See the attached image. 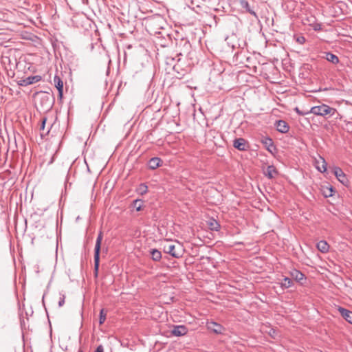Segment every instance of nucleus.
<instances>
[{
	"instance_id": "obj_1",
	"label": "nucleus",
	"mask_w": 352,
	"mask_h": 352,
	"mask_svg": "<svg viewBox=\"0 0 352 352\" xmlns=\"http://www.w3.org/2000/svg\"><path fill=\"white\" fill-rule=\"evenodd\" d=\"M311 113H313L316 116H333L336 113H337V110L335 108L331 107L326 104H322L320 105L314 106L311 108L309 110Z\"/></svg>"
},
{
	"instance_id": "obj_2",
	"label": "nucleus",
	"mask_w": 352,
	"mask_h": 352,
	"mask_svg": "<svg viewBox=\"0 0 352 352\" xmlns=\"http://www.w3.org/2000/svg\"><path fill=\"white\" fill-rule=\"evenodd\" d=\"M102 232L100 231L96 241L95 248H94V272L96 276L98 275V272L100 265V253L101 249V242L102 240Z\"/></svg>"
},
{
	"instance_id": "obj_3",
	"label": "nucleus",
	"mask_w": 352,
	"mask_h": 352,
	"mask_svg": "<svg viewBox=\"0 0 352 352\" xmlns=\"http://www.w3.org/2000/svg\"><path fill=\"white\" fill-rule=\"evenodd\" d=\"M39 105L43 111H49L53 107V100L50 96L47 94H43L39 96Z\"/></svg>"
},
{
	"instance_id": "obj_4",
	"label": "nucleus",
	"mask_w": 352,
	"mask_h": 352,
	"mask_svg": "<svg viewBox=\"0 0 352 352\" xmlns=\"http://www.w3.org/2000/svg\"><path fill=\"white\" fill-rule=\"evenodd\" d=\"M333 173L338 180L342 183L344 186H348L349 184V181L346 177V175L343 172V170L340 167H334L333 168Z\"/></svg>"
},
{
	"instance_id": "obj_5",
	"label": "nucleus",
	"mask_w": 352,
	"mask_h": 352,
	"mask_svg": "<svg viewBox=\"0 0 352 352\" xmlns=\"http://www.w3.org/2000/svg\"><path fill=\"white\" fill-rule=\"evenodd\" d=\"M41 80V76L38 75L30 76L27 78H22L18 81V85L22 87H26L28 85L39 82Z\"/></svg>"
},
{
	"instance_id": "obj_6",
	"label": "nucleus",
	"mask_w": 352,
	"mask_h": 352,
	"mask_svg": "<svg viewBox=\"0 0 352 352\" xmlns=\"http://www.w3.org/2000/svg\"><path fill=\"white\" fill-rule=\"evenodd\" d=\"M175 245L168 243L164 245V252L171 255L174 258H179L181 254L175 250Z\"/></svg>"
},
{
	"instance_id": "obj_7",
	"label": "nucleus",
	"mask_w": 352,
	"mask_h": 352,
	"mask_svg": "<svg viewBox=\"0 0 352 352\" xmlns=\"http://www.w3.org/2000/svg\"><path fill=\"white\" fill-rule=\"evenodd\" d=\"M188 329L186 326L184 325H175L173 326V328L170 331L171 335L179 337L184 336L187 333Z\"/></svg>"
},
{
	"instance_id": "obj_8",
	"label": "nucleus",
	"mask_w": 352,
	"mask_h": 352,
	"mask_svg": "<svg viewBox=\"0 0 352 352\" xmlns=\"http://www.w3.org/2000/svg\"><path fill=\"white\" fill-rule=\"evenodd\" d=\"M233 146L239 151H247L248 144L247 141L243 138H236L234 140Z\"/></svg>"
},
{
	"instance_id": "obj_9",
	"label": "nucleus",
	"mask_w": 352,
	"mask_h": 352,
	"mask_svg": "<svg viewBox=\"0 0 352 352\" xmlns=\"http://www.w3.org/2000/svg\"><path fill=\"white\" fill-rule=\"evenodd\" d=\"M274 126L276 130L282 133H287L289 129V126L288 125V124L285 120H283L276 121V122L274 123Z\"/></svg>"
},
{
	"instance_id": "obj_10",
	"label": "nucleus",
	"mask_w": 352,
	"mask_h": 352,
	"mask_svg": "<svg viewBox=\"0 0 352 352\" xmlns=\"http://www.w3.org/2000/svg\"><path fill=\"white\" fill-rule=\"evenodd\" d=\"M338 311L343 318L349 323L352 324V311L342 307H338Z\"/></svg>"
},
{
	"instance_id": "obj_11",
	"label": "nucleus",
	"mask_w": 352,
	"mask_h": 352,
	"mask_svg": "<svg viewBox=\"0 0 352 352\" xmlns=\"http://www.w3.org/2000/svg\"><path fill=\"white\" fill-rule=\"evenodd\" d=\"M207 327L209 330L217 334L222 333L223 330V327L221 324L213 321L207 322Z\"/></svg>"
},
{
	"instance_id": "obj_12",
	"label": "nucleus",
	"mask_w": 352,
	"mask_h": 352,
	"mask_svg": "<svg viewBox=\"0 0 352 352\" xmlns=\"http://www.w3.org/2000/svg\"><path fill=\"white\" fill-rule=\"evenodd\" d=\"M54 83L58 91V98L62 99L63 95V82L58 76L54 77Z\"/></svg>"
},
{
	"instance_id": "obj_13",
	"label": "nucleus",
	"mask_w": 352,
	"mask_h": 352,
	"mask_svg": "<svg viewBox=\"0 0 352 352\" xmlns=\"http://www.w3.org/2000/svg\"><path fill=\"white\" fill-rule=\"evenodd\" d=\"M162 160L160 157H152L148 162V166L151 170H155L162 165Z\"/></svg>"
},
{
	"instance_id": "obj_14",
	"label": "nucleus",
	"mask_w": 352,
	"mask_h": 352,
	"mask_svg": "<svg viewBox=\"0 0 352 352\" xmlns=\"http://www.w3.org/2000/svg\"><path fill=\"white\" fill-rule=\"evenodd\" d=\"M316 168L320 173H324L327 171V164L323 157H320V159L318 160H316Z\"/></svg>"
},
{
	"instance_id": "obj_15",
	"label": "nucleus",
	"mask_w": 352,
	"mask_h": 352,
	"mask_svg": "<svg viewBox=\"0 0 352 352\" xmlns=\"http://www.w3.org/2000/svg\"><path fill=\"white\" fill-rule=\"evenodd\" d=\"M278 175V171L273 165L268 166L265 171V175L269 179H273Z\"/></svg>"
},
{
	"instance_id": "obj_16",
	"label": "nucleus",
	"mask_w": 352,
	"mask_h": 352,
	"mask_svg": "<svg viewBox=\"0 0 352 352\" xmlns=\"http://www.w3.org/2000/svg\"><path fill=\"white\" fill-rule=\"evenodd\" d=\"M316 247L318 250L322 253L327 252L329 249V245L325 241H320L318 242Z\"/></svg>"
},
{
	"instance_id": "obj_17",
	"label": "nucleus",
	"mask_w": 352,
	"mask_h": 352,
	"mask_svg": "<svg viewBox=\"0 0 352 352\" xmlns=\"http://www.w3.org/2000/svg\"><path fill=\"white\" fill-rule=\"evenodd\" d=\"M324 54V58L329 62L333 64H337L339 63V58L336 55L332 54L331 52H325Z\"/></svg>"
},
{
	"instance_id": "obj_18",
	"label": "nucleus",
	"mask_w": 352,
	"mask_h": 352,
	"mask_svg": "<svg viewBox=\"0 0 352 352\" xmlns=\"http://www.w3.org/2000/svg\"><path fill=\"white\" fill-rule=\"evenodd\" d=\"M208 224L210 230L212 231H218L221 227L219 222L216 221L214 219H210Z\"/></svg>"
},
{
	"instance_id": "obj_19",
	"label": "nucleus",
	"mask_w": 352,
	"mask_h": 352,
	"mask_svg": "<svg viewBox=\"0 0 352 352\" xmlns=\"http://www.w3.org/2000/svg\"><path fill=\"white\" fill-rule=\"evenodd\" d=\"M240 5L243 8H245L248 12L254 16H256V12L250 8V5L247 1L240 0Z\"/></svg>"
},
{
	"instance_id": "obj_20",
	"label": "nucleus",
	"mask_w": 352,
	"mask_h": 352,
	"mask_svg": "<svg viewBox=\"0 0 352 352\" xmlns=\"http://www.w3.org/2000/svg\"><path fill=\"white\" fill-rule=\"evenodd\" d=\"M151 258L154 261H159L162 258V253L157 249H151L150 251Z\"/></svg>"
},
{
	"instance_id": "obj_21",
	"label": "nucleus",
	"mask_w": 352,
	"mask_h": 352,
	"mask_svg": "<svg viewBox=\"0 0 352 352\" xmlns=\"http://www.w3.org/2000/svg\"><path fill=\"white\" fill-rule=\"evenodd\" d=\"M293 280L288 277H285L283 281L280 283V287L283 289L289 288L293 285Z\"/></svg>"
},
{
	"instance_id": "obj_22",
	"label": "nucleus",
	"mask_w": 352,
	"mask_h": 352,
	"mask_svg": "<svg viewBox=\"0 0 352 352\" xmlns=\"http://www.w3.org/2000/svg\"><path fill=\"white\" fill-rule=\"evenodd\" d=\"M290 274L297 281H300L305 278V275L297 270H292Z\"/></svg>"
},
{
	"instance_id": "obj_23",
	"label": "nucleus",
	"mask_w": 352,
	"mask_h": 352,
	"mask_svg": "<svg viewBox=\"0 0 352 352\" xmlns=\"http://www.w3.org/2000/svg\"><path fill=\"white\" fill-rule=\"evenodd\" d=\"M265 332L274 339L278 336L277 330L272 327H268V330H265Z\"/></svg>"
},
{
	"instance_id": "obj_24",
	"label": "nucleus",
	"mask_w": 352,
	"mask_h": 352,
	"mask_svg": "<svg viewBox=\"0 0 352 352\" xmlns=\"http://www.w3.org/2000/svg\"><path fill=\"white\" fill-rule=\"evenodd\" d=\"M143 206V201L141 199H135L133 201V206L135 208L136 211H140Z\"/></svg>"
},
{
	"instance_id": "obj_25",
	"label": "nucleus",
	"mask_w": 352,
	"mask_h": 352,
	"mask_svg": "<svg viewBox=\"0 0 352 352\" xmlns=\"http://www.w3.org/2000/svg\"><path fill=\"white\" fill-rule=\"evenodd\" d=\"M334 192L333 188L331 186L330 188H327V190L324 191L323 194L325 197H329L333 196Z\"/></svg>"
},
{
	"instance_id": "obj_26",
	"label": "nucleus",
	"mask_w": 352,
	"mask_h": 352,
	"mask_svg": "<svg viewBox=\"0 0 352 352\" xmlns=\"http://www.w3.org/2000/svg\"><path fill=\"white\" fill-rule=\"evenodd\" d=\"M148 187L144 184H141L138 187V192L141 195H144L147 192Z\"/></svg>"
},
{
	"instance_id": "obj_27",
	"label": "nucleus",
	"mask_w": 352,
	"mask_h": 352,
	"mask_svg": "<svg viewBox=\"0 0 352 352\" xmlns=\"http://www.w3.org/2000/svg\"><path fill=\"white\" fill-rule=\"evenodd\" d=\"M106 320V314L104 313V310L102 309L100 311V318H99V323L102 324Z\"/></svg>"
},
{
	"instance_id": "obj_28",
	"label": "nucleus",
	"mask_w": 352,
	"mask_h": 352,
	"mask_svg": "<svg viewBox=\"0 0 352 352\" xmlns=\"http://www.w3.org/2000/svg\"><path fill=\"white\" fill-rule=\"evenodd\" d=\"M65 295L63 293H60V298L58 301V306L60 307L65 304Z\"/></svg>"
},
{
	"instance_id": "obj_29",
	"label": "nucleus",
	"mask_w": 352,
	"mask_h": 352,
	"mask_svg": "<svg viewBox=\"0 0 352 352\" xmlns=\"http://www.w3.org/2000/svg\"><path fill=\"white\" fill-rule=\"evenodd\" d=\"M295 111L300 116H305V115H307L309 113H311V112H309V111H300L298 107H296L295 108Z\"/></svg>"
},
{
	"instance_id": "obj_30",
	"label": "nucleus",
	"mask_w": 352,
	"mask_h": 352,
	"mask_svg": "<svg viewBox=\"0 0 352 352\" xmlns=\"http://www.w3.org/2000/svg\"><path fill=\"white\" fill-rule=\"evenodd\" d=\"M296 42H298V43L300 44H303L305 43V38L302 36H298L296 39Z\"/></svg>"
},
{
	"instance_id": "obj_31",
	"label": "nucleus",
	"mask_w": 352,
	"mask_h": 352,
	"mask_svg": "<svg viewBox=\"0 0 352 352\" xmlns=\"http://www.w3.org/2000/svg\"><path fill=\"white\" fill-rule=\"evenodd\" d=\"M46 121H47V118H43L42 119L41 124L40 126V130L41 131H43L45 129Z\"/></svg>"
},
{
	"instance_id": "obj_32",
	"label": "nucleus",
	"mask_w": 352,
	"mask_h": 352,
	"mask_svg": "<svg viewBox=\"0 0 352 352\" xmlns=\"http://www.w3.org/2000/svg\"><path fill=\"white\" fill-rule=\"evenodd\" d=\"M346 127L348 131L352 132V122H347L346 124Z\"/></svg>"
},
{
	"instance_id": "obj_33",
	"label": "nucleus",
	"mask_w": 352,
	"mask_h": 352,
	"mask_svg": "<svg viewBox=\"0 0 352 352\" xmlns=\"http://www.w3.org/2000/svg\"><path fill=\"white\" fill-rule=\"evenodd\" d=\"M95 352H104V347L102 345L100 344L98 346L95 350Z\"/></svg>"
},
{
	"instance_id": "obj_34",
	"label": "nucleus",
	"mask_w": 352,
	"mask_h": 352,
	"mask_svg": "<svg viewBox=\"0 0 352 352\" xmlns=\"http://www.w3.org/2000/svg\"><path fill=\"white\" fill-rule=\"evenodd\" d=\"M333 116H336V120H342V118H343V116L338 111H337V113H336V114Z\"/></svg>"
},
{
	"instance_id": "obj_35",
	"label": "nucleus",
	"mask_w": 352,
	"mask_h": 352,
	"mask_svg": "<svg viewBox=\"0 0 352 352\" xmlns=\"http://www.w3.org/2000/svg\"><path fill=\"white\" fill-rule=\"evenodd\" d=\"M267 141H268V142H270V145H269V146H274V145H273V142H272V139L269 138V139H267ZM267 149H268L269 151H270V147H268V148H267Z\"/></svg>"
},
{
	"instance_id": "obj_36",
	"label": "nucleus",
	"mask_w": 352,
	"mask_h": 352,
	"mask_svg": "<svg viewBox=\"0 0 352 352\" xmlns=\"http://www.w3.org/2000/svg\"><path fill=\"white\" fill-rule=\"evenodd\" d=\"M314 30H320V27H319V28H318V27H316V28H314Z\"/></svg>"
},
{
	"instance_id": "obj_37",
	"label": "nucleus",
	"mask_w": 352,
	"mask_h": 352,
	"mask_svg": "<svg viewBox=\"0 0 352 352\" xmlns=\"http://www.w3.org/2000/svg\"><path fill=\"white\" fill-rule=\"evenodd\" d=\"M78 352H83V351L80 349Z\"/></svg>"
}]
</instances>
